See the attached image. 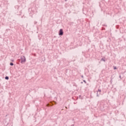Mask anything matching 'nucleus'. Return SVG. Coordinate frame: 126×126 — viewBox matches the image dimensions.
Instances as JSON below:
<instances>
[{
  "label": "nucleus",
  "mask_w": 126,
  "mask_h": 126,
  "mask_svg": "<svg viewBox=\"0 0 126 126\" xmlns=\"http://www.w3.org/2000/svg\"><path fill=\"white\" fill-rule=\"evenodd\" d=\"M101 90H100V89L98 90V91H97V93H96V97H99V94H98V92L101 93Z\"/></svg>",
  "instance_id": "20e7f679"
},
{
  "label": "nucleus",
  "mask_w": 126,
  "mask_h": 126,
  "mask_svg": "<svg viewBox=\"0 0 126 126\" xmlns=\"http://www.w3.org/2000/svg\"><path fill=\"white\" fill-rule=\"evenodd\" d=\"M53 103H54V104H56V102H55V101H53Z\"/></svg>",
  "instance_id": "4468645a"
},
{
  "label": "nucleus",
  "mask_w": 126,
  "mask_h": 126,
  "mask_svg": "<svg viewBox=\"0 0 126 126\" xmlns=\"http://www.w3.org/2000/svg\"><path fill=\"white\" fill-rule=\"evenodd\" d=\"M13 65H14L13 63H10V65H11V66H12Z\"/></svg>",
  "instance_id": "0eeeda50"
},
{
  "label": "nucleus",
  "mask_w": 126,
  "mask_h": 126,
  "mask_svg": "<svg viewBox=\"0 0 126 126\" xmlns=\"http://www.w3.org/2000/svg\"><path fill=\"white\" fill-rule=\"evenodd\" d=\"M121 76H120V78H121Z\"/></svg>",
  "instance_id": "a211bd4d"
},
{
  "label": "nucleus",
  "mask_w": 126,
  "mask_h": 126,
  "mask_svg": "<svg viewBox=\"0 0 126 126\" xmlns=\"http://www.w3.org/2000/svg\"><path fill=\"white\" fill-rule=\"evenodd\" d=\"M103 26H105V27H107V25H103Z\"/></svg>",
  "instance_id": "9d476101"
},
{
  "label": "nucleus",
  "mask_w": 126,
  "mask_h": 126,
  "mask_svg": "<svg viewBox=\"0 0 126 126\" xmlns=\"http://www.w3.org/2000/svg\"><path fill=\"white\" fill-rule=\"evenodd\" d=\"M81 83L82 84V83H83V82H81Z\"/></svg>",
  "instance_id": "f3484780"
},
{
  "label": "nucleus",
  "mask_w": 126,
  "mask_h": 126,
  "mask_svg": "<svg viewBox=\"0 0 126 126\" xmlns=\"http://www.w3.org/2000/svg\"><path fill=\"white\" fill-rule=\"evenodd\" d=\"M98 97H99V95L101 94V93H99V92H98Z\"/></svg>",
  "instance_id": "9b49d317"
},
{
  "label": "nucleus",
  "mask_w": 126,
  "mask_h": 126,
  "mask_svg": "<svg viewBox=\"0 0 126 126\" xmlns=\"http://www.w3.org/2000/svg\"><path fill=\"white\" fill-rule=\"evenodd\" d=\"M52 106H54V103L52 102L47 104V107H51Z\"/></svg>",
  "instance_id": "7ed1b4c3"
},
{
  "label": "nucleus",
  "mask_w": 126,
  "mask_h": 126,
  "mask_svg": "<svg viewBox=\"0 0 126 126\" xmlns=\"http://www.w3.org/2000/svg\"><path fill=\"white\" fill-rule=\"evenodd\" d=\"M114 69H117V67L116 66H114Z\"/></svg>",
  "instance_id": "1a4fd4ad"
},
{
  "label": "nucleus",
  "mask_w": 126,
  "mask_h": 126,
  "mask_svg": "<svg viewBox=\"0 0 126 126\" xmlns=\"http://www.w3.org/2000/svg\"><path fill=\"white\" fill-rule=\"evenodd\" d=\"M21 63H25L26 62V58L24 56H22L21 57Z\"/></svg>",
  "instance_id": "f257e3e1"
},
{
  "label": "nucleus",
  "mask_w": 126,
  "mask_h": 126,
  "mask_svg": "<svg viewBox=\"0 0 126 126\" xmlns=\"http://www.w3.org/2000/svg\"><path fill=\"white\" fill-rule=\"evenodd\" d=\"M83 82H84L85 83V84H86V83H87V82H86V81H85V80H83Z\"/></svg>",
  "instance_id": "6e6552de"
},
{
  "label": "nucleus",
  "mask_w": 126,
  "mask_h": 126,
  "mask_svg": "<svg viewBox=\"0 0 126 126\" xmlns=\"http://www.w3.org/2000/svg\"><path fill=\"white\" fill-rule=\"evenodd\" d=\"M71 126H74V124L71 125Z\"/></svg>",
  "instance_id": "f8f14e48"
},
{
  "label": "nucleus",
  "mask_w": 126,
  "mask_h": 126,
  "mask_svg": "<svg viewBox=\"0 0 126 126\" xmlns=\"http://www.w3.org/2000/svg\"><path fill=\"white\" fill-rule=\"evenodd\" d=\"M82 78H83V75L81 76Z\"/></svg>",
  "instance_id": "ddd939ff"
},
{
  "label": "nucleus",
  "mask_w": 126,
  "mask_h": 126,
  "mask_svg": "<svg viewBox=\"0 0 126 126\" xmlns=\"http://www.w3.org/2000/svg\"><path fill=\"white\" fill-rule=\"evenodd\" d=\"M5 79H6V80H8L9 79V77L8 76H6L5 77Z\"/></svg>",
  "instance_id": "39448f33"
},
{
  "label": "nucleus",
  "mask_w": 126,
  "mask_h": 126,
  "mask_svg": "<svg viewBox=\"0 0 126 126\" xmlns=\"http://www.w3.org/2000/svg\"><path fill=\"white\" fill-rule=\"evenodd\" d=\"M102 29H103V30H105V28H102Z\"/></svg>",
  "instance_id": "2eb2a0df"
},
{
  "label": "nucleus",
  "mask_w": 126,
  "mask_h": 126,
  "mask_svg": "<svg viewBox=\"0 0 126 126\" xmlns=\"http://www.w3.org/2000/svg\"><path fill=\"white\" fill-rule=\"evenodd\" d=\"M65 0V1H66L67 0Z\"/></svg>",
  "instance_id": "6ab92c4d"
},
{
  "label": "nucleus",
  "mask_w": 126,
  "mask_h": 126,
  "mask_svg": "<svg viewBox=\"0 0 126 126\" xmlns=\"http://www.w3.org/2000/svg\"><path fill=\"white\" fill-rule=\"evenodd\" d=\"M101 61H103V62H106V60H105V59H104V58H102L101 59Z\"/></svg>",
  "instance_id": "423d86ee"
},
{
  "label": "nucleus",
  "mask_w": 126,
  "mask_h": 126,
  "mask_svg": "<svg viewBox=\"0 0 126 126\" xmlns=\"http://www.w3.org/2000/svg\"><path fill=\"white\" fill-rule=\"evenodd\" d=\"M63 30L62 29H61L59 32V36H63Z\"/></svg>",
  "instance_id": "f03ea898"
},
{
  "label": "nucleus",
  "mask_w": 126,
  "mask_h": 126,
  "mask_svg": "<svg viewBox=\"0 0 126 126\" xmlns=\"http://www.w3.org/2000/svg\"><path fill=\"white\" fill-rule=\"evenodd\" d=\"M11 62H14V60H11Z\"/></svg>",
  "instance_id": "dca6fc26"
}]
</instances>
